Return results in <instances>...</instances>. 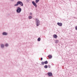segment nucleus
I'll return each mask as SVG.
<instances>
[{
    "mask_svg": "<svg viewBox=\"0 0 77 77\" xmlns=\"http://www.w3.org/2000/svg\"><path fill=\"white\" fill-rule=\"evenodd\" d=\"M19 5H20L21 6H23V2L21 1L18 2L16 4H15L14 6H17Z\"/></svg>",
    "mask_w": 77,
    "mask_h": 77,
    "instance_id": "f257e3e1",
    "label": "nucleus"
},
{
    "mask_svg": "<svg viewBox=\"0 0 77 77\" xmlns=\"http://www.w3.org/2000/svg\"><path fill=\"white\" fill-rule=\"evenodd\" d=\"M39 2V0H35V3L34 1H32V3L35 8H37V5L36 3H38V2Z\"/></svg>",
    "mask_w": 77,
    "mask_h": 77,
    "instance_id": "f03ea898",
    "label": "nucleus"
},
{
    "mask_svg": "<svg viewBox=\"0 0 77 77\" xmlns=\"http://www.w3.org/2000/svg\"><path fill=\"white\" fill-rule=\"evenodd\" d=\"M21 11V8L20 7H18L17 9V13H20Z\"/></svg>",
    "mask_w": 77,
    "mask_h": 77,
    "instance_id": "7ed1b4c3",
    "label": "nucleus"
},
{
    "mask_svg": "<svg viewBox=\"0 0 77 77\" xmlns=\"http://www.w3.org/2000/svg\"><path fill=\"white\" fill-rule=\"evenodd\" d=\"M39 21L38 20V19H36V23L37 26H38L39 24H40Z\"/></svg>",
    "mask_w": 77,
    "mask_h": 77,
    "instance_id": "20e7f679",
    "label": "nucleus"
},
{
    "mask_svg": "<svg viewBox=\"0 0 77 77\" xmlns=\"http://www.w3.org/2000/svg\"><path fill=\"white\" fill-rule=\"evenodd\" d=\"M57 25H58V26H62V23H57Z\"/></svg>",
    "mask_w": 77,
    "mask_h": 77,
    "instance_id": "39448f33",
    "label": "nucleus"
},
{
    "mask_svg": "<svg viewBox=\"0 0 77 77\" xmlns=\"http://www.w3.org/2000/svg\"><path fill=\"white\" fill-rule=\"evenodd\" d=\"M48 74L49 76H52V73H51V72L48 73Z\"/></svg>",
    "mask_w": 77,
    "mask_h": 77,
    "instance_id": "423d86ee",
    "label": "nucleus"
},
{
    "mask_svg": "<svg viewBox=\"0 0 77 77\" xmlns=\"http://www.w3.org/2000/svg\"><path fill=\"white\" fill-rule=\"evenodd\" d=\"M53 37L54 38H57V35L56 34H54L53 35Z\"/></svg>",
    "mask_w": 77,
    "mask_h": 77,
    "instance_id": "0eeeda50",
    "label": "nucleus"
},
{
    "mask_svg": "<svg viewBox=\"0 0 77 77\" xmlns=\"http://www.w3.org/2000/svg\"><path fill=\"white\" fill-rule=\"evenodd\" d=\"M7 33L6 32H4L2 33L3 35H7Z\"/></svg>",
    "mask_w": 77,
    "mask_h": 77,
    "instance_id": "6e6552de",
    "label": "nucleus"
},
{
    "mask_svg": "<svg viewBox=\"0 0 77 77\" xmlns=\"http://www.w3.org/2000/svg\"><path fill=\"white\" fill-rule=\"evenodd\" d=\"M48 57L49 59H51L52 58V56L51 55H49L48 56Z\"/></svg>",
    "mask_w": 77,
    "mask_h": 77,
    "instance_id": "1a4fd4ad",
    "label": "nucleus"
},
{
    "mask_svg": "<svg viewBox=\"0 0 77 77\" xmlns=\"http://www.w3.org/2000/svg\"><path fill=\"white\" fill-rule=\"evenodd\" d=\"M1 47L2 48H3V47H4V45H3V44H1Z\"/></svg>",
    "mask_w": 77,
    "mask_h": 77,
    "instance_id": "9d476101",
    "label": "nucleus"
},
{
    "mask_svg": "<svg viewBox=\"0 0 77 77\" xmlns=\"http://www.w3.org/2000/svg\"><path fill=\"white\" fill-rule=\"evenodd\" d=\"M45 64H47V63H48V61H46L45 62Z\"/></svg>",
    "mask_w": 77,
    "mask_h": 77,
    "instance_id": "9b49d317",
    "label": "nucleus"
},
{
    "mask_svg": "<svg viewBox=\"0 0 77 77\" xmlns=\"http://www.w3.org/2000/svg\"><path fill=\"white\" fill-rule=\"evenodd\" d=\"M38 41H41V38H39L38 39Z\"/></svg>",
    "mask_w": 77,
    "mask_h": 77,
    "instance_id": "f8f14e48",
    "label": "nucleus"
},
{
    "mask_svg": "<svg viewBox=\"0 0 77 77\" xmlns=\"http://www.w3.org/2000/svg\"><path fill=\"white\" fill-rule=\"evenodd\" d=\"M44 67L45 68H48V66L47 65H45L44 66Z\"/></svg>",
    "mask_w": 77,
    "mask_h": 77,
    "instance_id": "ddd939ff",
    "label": "nucleus"
},
{
    "mask_svg": "<svg viewBox=\"0 0 77 77\" xmlns=\"http://www.w3.org/2000/svg\"><path fill=\"white\" fill-rule=\"evenodd\" d=\"M59 42V40H57L56 41L55 43H58Z\"/></svg>",
    "mask_w": 77,
    "mask_h": 77,
    "instance_id": "4468645a",
    "label": "nucleus"
},
{
    "mask_svg": "<svg viewBox=\"0 0 77 77\" xmlns=\"http://www.w3.org/2000/svg\"><path fill=\"white\" fill-rule=\"evenodd\" d=\"M32 16H29V18L30 19H31V18H32Z\"/></svg>",
    "mask_w": 77,
    "mask_h": 77,
    "instance_id": "2eb2a0df",
    "label": "nucleus"
},
{
    "mask_svg": "<svg viewBox=\"0 0 77 77\" xmlns=\"http://www.w3.org/2000/svg\"><path fill=\"white\" fill-rule=\"evenodd\" d=\"M44 63H45L44 62H42V65H44Z\"/></svg>",
    "mask_w": 77,
    "mask_h": 77,
    "instance_id": "dca6fc26",
    "label": "nucleus"
},
{
    "mask_svg": "<svg viewBox=\"0 0 77 77\" xmlns=\"http://www.w3.org/2000/svg\"><path fill=\"white\" fill-rule=\"evenodd\" d=\"M8 44H6V45H5V46L6 47H8Z\"/></svg>",
    "mask_w": 77,
    "mask_h": 77,
    "instance_id": "f3484780",
    "label": "nucleus"
},
{
    "mask_svg": "<svg viewBox=\"0 0 77 77\" xmlns=\"http://www.w3.org/2000/svg\"><path fill=\"white\" fill-rule=\"evenodd\" d=\"M75 30H77V26H76L75 27Z\"/></svg>",
    "mask_w": 77,
    "mask_h": 77,
    "instance_id": "a211bd4d",
    "label": "nucleus"
},
{
    "mask_svg": "<svg viewBox=\"0 0 77 77\" xmlns=\"http://www.w3.org/2000/svg\"><path fill=\"white\" fill-rule=\"evenodd\" d=\"M41 60H42V58H41Z\"/></svg>",
    "mask_w": 77,
    "mask_h": 77,
    "instance_id": "6ab92c4d",
    "label": "nucleus"
},
{
    "mask_svg": "<svg viewBox=\"0 0 77 77\" xmlns=\"http://www.w3.org/2000/svg\"><path fill=\"white\" fill-rule=\"evenodd\" d=\"M48 67H49V68H50V66L48 65Z\"/></svg>",
    "mask_w": 77,
    "mask_h": 77,
    "instance_id": "aec40b11",
    "label": "nucleus"
},
{
    "mask_svg": "<svg viewBox=\"0 0 77 77\" xmlns=\"http://www.w3.org/2000/svg\"><path fill=\"white\" fill-rule=\"evenodd\" d=\"M32 13H31V15H32Z\"/></svg>",
    "mask_w": 77,
    "mask_h": 77,
    "instance_id": "412c9836",
    "label": "nucleus"
},
{
    "mask_svg": "<svg viewBox=\"0 0 77 77\" xmlns=\"http://www.w3.org/2000/svg\"><path fill=\"white\" fill-rule=\"evenodd\" d=\"M12 1H13V0H11Z\"/></svg>",
    "mask_w": 77,
    "mask_h": 77,
    "instance_id": "4be33fe9",
    "label": "nucleus"
}]
</instances>
